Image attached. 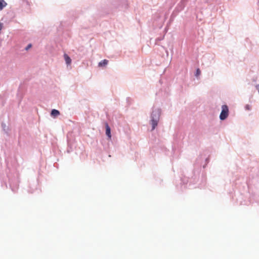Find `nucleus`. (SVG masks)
Here are the masks:
<instances>
[{
  "mask_svg": "<svg viewBox=\"0 0 259 259\" xmlns=\"http://www.w3.org/2000/svg\"><path fill=\"white\" fill-rule=\"evenodd\" d=\"M160 111L159 110L153 111L151 114V124L152 125V130H154L157 125L158 121L160 116Z\"/></svg>",
  "mask_w": 259,
  "mask_h": 259,
  "instance_id": "nucleus-1",
  "label": "nucleus"
},
{
  "mask_svg": "<svg viewBox=\"0 0 259 259\" xmlns=\"http://www.w3.org/2000/svg\"><path fill=\"white\" fill-rule=\"evenodd\" d=\"M229 109L227 105H224L222 107V112L220 115L221 120L225 119L228 116Z\"/></svg>",
  "mask_w": 259,
  "mask_h": 259,
  "instance_id": "nucleus-2",
  "label": "nucleus"
},
{
  "mask_svg": "<svg viewBox=\"0 0 259 259\" xmlns=\"http://www.w3.org/2000/svg\"><path fill=\"white\" fill-rule=\"evenodd\" d=\"M105 127H106V134L108 137L109 139L111 138L110 128L108 125L107 123H105Z\"/></svg>",
  "mask_w": 259,
  "mask_h": 259,
  "instance_id": "nucleus-3",
  "label": "nucleus"
},
{
  "mask_svg": "<svg viewBox=\"0 0 259 259\" xmlns=\"http://www.w3.org/2000/svg\"><path fill=\"white\" fill-rule=\"evenodd\" d=\"M64 59L66 62V63L67 65H70L71 63V59H70V58L66 54H65L64 55Z\"/></svg>",
  "mask_w": 259,
  "mask_h": 259,
  "instance_id": "nucleus-4",
  "label": "nucleus"
},
{
  "mask_svg": "<svg viewBox=\"0 0 259 259\" xmlns=\"http://www.w3.org/2000/svg\"><path fill=\"white\" fill-rule=\"evenodd\" d=\"M108 63V61L107 60L104 59L103 61H101L99 63V67L105 66Z\"/></svg>",
  "mask_w": 259,
  "mask_h": 259,
  "instance_id": "nucleus-5",
  "label": "nucleus"
},
{
  "mask_svg": "<svg viewBox=\"0 0 259 259\" xmlns=\"http://www.w3.org/2000/svg\"><path fill=\"white\" fill-rule=\"evenodd\" d=\"M59 111L56 109H53L51 111V115L54 117L59 115Z\"/></svg>",
  "mask_w": 259,
  "mask_h": 259,
  "instance_id": "nucleus-6",
  "label": "nucleus"
},
{
  "mask_svg": "<svg viewBox=\"0 0 259 259\" xmlns=\"http://www.w3.org/2000/svg\"><path fill=\"white\" fill-rule=\"evenodd\" d=\"M7 6V3L4 0H0V10Z\"/></svg>",
  "mask_w": 259,
  "mask_h": 259,
  "instance_id": "nucleus-7",
  "label": "nucleus"
},
{
  "mask_svg": "<svg viewBox=\"0 0 259 259\" xmlns=\"http://www.w3.org/2000/svg\"><path fill=\"white\" fill-rule=\"evenodd\" d=\"M200 73H201V71H200V70L199 68H198V69L196 70V74H195V75H196V76H198L200 74Z\"/></svg>",
  "mask_w": 259,
  "mask_h": 259,
  "instance_id": "nucleus-8",
  "label": "nucleus"
},
{
  "mask_svg": "<svg viewBox=\"0 0 259 259\" xmlns=\"http://www.w3.org/2000/svg\"><path fill=\"white\" fill-rule=\"evenodd\" d=\"M31 47V45L29 44L27 46V47L26 48V50H28L29 48Z\"/></svg>",
  "mask_w": 259,
  "mask_h": 259,
  "instance_id": "nucleus-9",
  "label": "nucleus"
},
{
  "mask_svg": "<svg viewBox=\"0 0 259 259\" xmlns=\"http://www.w3.org/2000/svg\"><path fill=\"white\" fill-rule=\"evenodd\" d=\"M246 108L247 109H249V105H247L246 106Z\"/></svg>",
  "mask_w": 259,
  "mask_h": 259,
  "instance_id": "nucleus-10",
  "label": "nucleus"
}]
</instances>
